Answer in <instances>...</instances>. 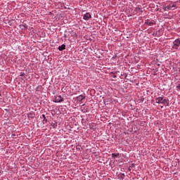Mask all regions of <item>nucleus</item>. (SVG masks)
Instances as JSON below:
<instances>
[{"label":"nucleus","mask_w":180,"mask_h":180,"mask_svg":"<svg viewBox=\"0 0 180 180\" xmlns=\"http://www.w3.org/2000/svg\"><path fill=\"white\" fill-rule=\"evenodd\" d=\"M155 103H158L159 105H164V106H169V101L167 98H164V96L157 97L155 99Z\"/></svg>","instance_id":"obj_1"},{"label":"nucleus","mask_w":180,"mask_h":180,"mask_svg":"<svg viewBox=\"0 0 180 180\" xmlns=\"http://www.w3.org/2000/svg\"><path fill=\"white\" fill-rule=\"evenodd\" d=\"M176 9V4L175 3H170L167 6L163 7L165 11H175Z\"/></svg>","instance_id":"obj_2"},{"label":"nucleus","mask_w":180,"mask_h":180,"mask_svg":"<svg viewBox=\"0 0 180 180\" xmlns=\"http://www.w3.org/2000/svg\"><path fill=\"white\" fill-rule=\"evenodd\" d=\"M172 47L174 49V50H180V39H176L173 41V44L172 45Z\"/></svg>","instance_id":"obj_3"},{"label":"nucleus","mask_w":180,"mask_h":180,"mask_svg":"<svg viewBox=\"0 0 180 180\" xmlns=\"http://www.w3.org/2000/svg\"><path fill=\"white\" fill-rule=\"evenodd\" d=\"M64 99L61 97V96H58L55 98L53 102L56 103H61V102H63Z\"/></svg>","instance_id":"obj_4"},{"label":"nucleus","mask_w":180,"mask_h":180,"mask_svg":"<svg viewBox=\"0 0 180 180\" xmlns=\"http://www.w3.org/2000/svg\"><path fill=\"white\" fill-rule=\"evenodd\" d=\"M92 18V15H91V13H86L84 15H83V19L84 20H88L89 19H91Z\"/></svg>","instance_id":"obj_5"},{"label":"nucleus","mask_w":180,"mask_h":180,"mask_svg":"<svg viewBox=\"0 0 180 180\" xmlns=\"http://www.w3.org/2000/svg\"><path fill=\"white\" fill-rule=\"evenodd\" d=\"M145 23L146 25H148V26H153V25H155V21L153 20H146Z\"/></svg>","instance_id":"obj_6"},{"label":"nucleus","mask_w":180,"mask_h":180,"mask_svg":"<svg viewBox=\"0 0 180 180\" xmlns=\"http://www.w3.org/2000/svg\"><path fill=\"white\" fill-rule=\"evenodd\" d=\"M84 99H85V96L84 95H79V96L77 97V101H78V102H82Z\"/></svg>","instance_id":"obj_7"},{"label":"nucleus","mask_w":180,"mask_h":180,"mask_svg":"<svg viewBox=\"0 0 180 180\" xmlns=\"http://www.w3.org/2000/svg\"><path fill=\"white\" fill-rule=\"evenodd\" d=\"M59 51H63V50H65V44H62L58 46Z\"/></svg>","instance_id":"obj_8"},{"label":"nucleus","mask_w":180,"mask_h":180,"mask_svg":"<svg viewBox=\"0 0 180 180\" xmlns=\"http://www.w3.org/2000/svg\"><path fill=\"white\" fill-rule=\"evenodd\" d=\"M51 126L53 127V129H57V122H52L51 124Z\"/></svg>","instance_id":"obj_9"},{"label":"nucleus","mask_w":180,"mask_h":180,"mask_svg":"<svg viewBox=\"0 0 180 180\" xmlns=\"http://www.w3.org/2000/svg\"><path fill=\"white\" fill-rule=\"evenodd\" d=\"M23 76H25V73L21 72L20 75V77H23Z\"/></svg>","instance_id":"obj_10"},{"label":"nucleus","mask_w":180,"mask_h":180,"mask_svg":"<svg viewBox=\"0 0 180 180\" xmlns=\"http://www.w3.org/2000/svg\"><path fill=\"white\" fill-rule=\"evenodd\" d=\"M112 157H117V155H116V154H115V153H112Z\"/></svg>","instance_id":"obj_11"},{"label":"nucleus","mask_w":180,"mask_h":180,"mask_svg":"<svg viewBox=\"0 0 180 180\" xmlns=\"http://www.w3.org/2000/svg\"><path fill=\"white\" fill-rule=\"evenodd\" d=\"M42 116H43V117H44V119H46V115H42Z\"/></svg>","instance_id":"obj_12"},{"label":"nucleus","mask_w":180,"mask_h":180,"mask_svg":"<svg viewBox=\"0 0 180 180\" xmlns=\"http://www.w3.org/2000/svg\"><path fill=\"white\" fill-rule=\"evenodd\" d=\"M22 27H26V26H25V25H22Z\"/></svg>","instance_id":"obj_13"},{"label":"nucleus","mask_w":180,"mask_h":180,"mask_svg":"<svg viewBox=\"0 0 180 180\" xmlns=\"http://www.w3.org/2000/svg\"><path fill=\"white\" fill-rule=\"evenodd\" d=\"M65 37H67V35H66V34H65Z\"/></svg>","instance_id":"obj_14"}]
</instances>
